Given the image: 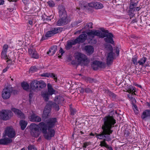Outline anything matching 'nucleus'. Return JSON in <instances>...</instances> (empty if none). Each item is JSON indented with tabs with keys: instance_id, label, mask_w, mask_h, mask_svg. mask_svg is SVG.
<instances>
[{
	"instance_id": "nucleus-1",
	"label": "nucleus",
	"mask_w": 150,
	"mask_h": 150,
	"mask_svg": "<svg viewBox=\"0 0 150 150\" xmlns=\"http://www.w3.org/2000/svg\"><path fill=\"white\" fill-rule=\"evenodd\" d=\"M103 120L104 123L102 126V132L100 134L96 133L95 134L97 138L99 139L109 141L111 139L110 135L113 132L111 129L116 123V121L113 116L110 115L105 116Z\"/></svg>"
},
{
	"instance_id": "nucleus-2",
	"label": "nucleus",
	"mask_w": 150,
	"mask_h": 150,
	"mask_svg": "<svg viewBox=\"0 0 150 150\" xmlns=\"http://www.w3.org/2000/svg\"><path fill=\"white\" fill-rule=\"evenodd\" d=\"M57 122L56 118L53 117L48 119L46 124L43 122L39 123V125L42 128L44 136L46 139L50 140L54 136L55 131L52 128L54 127Z\"/></svg>"
},
{
	"instance_id": "nucleus-3",
	"label": "nucleus",
	"mask_w": 150,
	"mask_h": 150,
	"mask_svg": "<svg viewBox=\"0 0 150 150\" xmlns=\"http://www.w3.org/2000/svg\"><path fill=\"white\" fill-rule=\"evenodd\" d=\"M75 58L79 64L87 65L89 62L90 60L85 54L79 52L75 54Z\"/></svg>"
},
{
	"instance_id": "nucleus-4",
	"label": "nucleus",
	"mask_w": 150,
	"mask_h": 150,
	"mask_svg": "<svg viewBox=\"0 0 150 150\" xmlns=\"http://www.w3.org/2000/svg\"><path fill=\"white\" fill-rule=\"evenodd\" d=\"M12 115V113L10 110H2L0 111V118L4 120L10 119Z\"/></svg>"
},
{
	"instance_id": "nucleus-5",
	"label": "nucleus",
	"mask_w": 150,
	"mask_h": 150,
	"mask_svg": "<svg viewBox=\"0 0 150 150\" xmlns=\"http://www.w3.org/2000/svg\"><path fill=\"white\" fill-rule=\"evenodd\" d=\"M8 48V46L7 44H5L4 45L2 48V51L1 53V58L6 60V62L11 61L13 59V57H11L9 55H7L6 52Z\"/></svg>"
},
{
	"instance_id": "nucleus-6",
	"label": "nucleus",
	"mask_w": 150,
	"mask_h": 150,
	"mask_svg": "<svg viewBox=\"0 0 150 150\" xmlns=\"http://www.w3.org/2000/svg\"><path fill=\"white\" fill-rule=\"evenodd\" d=\"M4 132V136H8L9 138H14L16 135L15 130L11 126L6 127L5 129Z\"/></svg>"
},
{
	"instance_id": "nucleus-7",
	"label": "nucleus",
	"mask_w": 150,
	"mask_h": 150,
	"mask_svg": "<svg viewBox=\"0 0 150 150\" xmlns=\"http://www.w3.org/2000/svg\"><path fill=\"white\" fill-rule=\"evenodd\" d=\"M31 135L33 137H37L40 135L39 126L35 123H32L30 126Z\"/></svg>"
},
{
	"instance_id": "nucleus-8",
	"label": "nucleus",
	"mask_w": 150,
	"mask_h": 150,
	"mask_svg": "<svg viewBox=\"0 0 150 150\" xmlns=\"http://www.w3.org/2000/svg\"><path fill=\"white\" fill-rule=\"evenodd\" d=\"M13 91L12 87H7L5 88L2 92V97L4 99H7L10 98L11 93Z\"/></svg>"
},
{
	"instance_id": "nucleus-9",
	"label": "nucleus",
	"mask_w": 150,
	"mask_h": 150,
	"mask_svg": "<svg viewBox=\"0 0 150 150\" xmlns=\"http://www.w3.org/2000/svg\"><path fill=\"white\" fill-rule=\"evenodd\" d=\"M108 49L110 52L108 54L107 57V64L108 65H109L112 63L114 59V53L113 52L112 47L110 45H109Z\"/></svg>"
},
{
	"instance_id": "nucleus-10",
	"label": "nucleus",
	"mask_w": 150,
	"mask_h": 150,
	"mask_svg": "<svg viewBox=\"0 0 150 150\" xmlns=\"http://www.w3.org/2000/svg\"><path fill=\"white\" fill-rule=\"evenodd\" d=\"M102 35L101 38L105 37L104 39L105 42L112 44H113L114 43V41L113 39L114 35L112 33L108 32Z\"/></svg>"
},
{
	"instance_id": "nucleus-11",
	"label": "nucleus",
	"mask_w": 150,
	"mask_h": 150,
	"mask_svg": "<svg viewBox=\"0 0 150 150\" xmlns=\"http://www.w3.org/2000/svg\"><path fill=\"white\" fill-rule=\"evenodd\" d=\"M105 67V64L104 63L97 60L93 61L91 65L92 67L95 70L98 69L99 68H103Z\"/></svg>"
},
{
	"instance_id": "nucleus-12",
	"label": "nucleus",
	"mask_w": 150,
	"mask_h": 150,
	"mask_svg": "<svg viewBox=\"0 0 150 150\" xmlns=\"http://www.w3.org/2000/svg\"><path fill=\"white\" fill-rule=\"evenodd\" d=\"M88 6L89 7L95 8L96 9H101L103 7L102 4L97 2H93L89 3Z\"/></svg>"
},
{
	"instance_id": "nucleus-13",
	"label": "nucleus",
	"mask_w": 150,
	"mask_h": 150,
	"mask_svg": "<svg viewBox=\"0 0 150 150\" xmlns=\"http://www.w3.org/2000/svg\"><path fill=\"white\" fill-rule=\"evenodd\" d=\"M28 52L30 56L32 58L35 59L39 58V55L35 49L31 48L29 49Z\"/></svg>"
},
{
	"instance_id": "nucleus-14",
	"label": "nucleus",
	"mask_w": 150,
	"mask_h": 150,
	"mask_svg": "<svg viewBox=\"0 0 150 150\" xmlns=\"http://www.w3.org/2000/svg\"><path fill=\"white\" fill-rule=\"evenodd\" d=\"M30 120L35 122H39L41 121L40 117L35 113H33L29 117Z\"/></svg>"
},
{
	"instance_id": "nucleus-15",
	"label": "nucleus",
	"mask_w": 150,
	"mask_h": 150,
	"mask_svg": "<svg viewBox=\"0 0 150 150\" xmlns=\"http://www.w3.org/2000/svg\"><path fill=\"white\" fill-rule=\"evenodd\" d=\"M87 35L86 34H82L80 35L79 37L75 39L76 43L83 42L86 39Z\"/></svg>"
},
{
	"instance_id": "nucleus-16",
	"label": "nucleus",
	"mask_w": 150,
	"mask_h": 150,
	"mask_svg": "<svg viewBox=\"0 0 150 150\" xmlns=\"http://www.w3.org/2000/svg\"><path fill=\"white\" fill-rule=\"evenodd\" d=\"M11 110L14 112L15 114L17 115L19 117L21 118H23L24 117V114L20 110L15 108H11Z\"/></svg>"
},
{
	"instance_id": "nucleus-17",
	"label": "nucleus",
	"mask_w": 150,
	"mask_h": 150,
	"mask_svg": "<svg viewBox=\"0 0 150 150\" xmlns=\"http://www.w3.org/2000/svg\"><path fill=\"white\" fill-rule=\"evenodd\" d=\"M59 15L60 17L64 16V17H67L66 12L65 8L63 6H59Z\"/></svg>"
},
{
	"instance_id": "nucleus-18",
	"label": "nucleus",
	"mask_w": 150,
	"mask_h": 150,
	"mask_svg": "<svg viewBox=\"0 0 150 150\" xmlns=\"http://www.w3.org/2000/svg\"><path fill=\"white\" fill-rule=\"evenodd\" d=\"M61 18L59 19L57 22V24L58 26L64 25L67 23V17H64V16H62V17H60Z\"/></svg>"
},
{
	"instance_id": "nucleus-19",
	"label": "nucleus",
	"mask_w": 150,
	"mask_h": 150,
	"mask_svg": "<svg viewBox=\"0 0 150 150\" xmlns=\"http://www.w3.org/2000/svg\"><path fill=\"white\" fill-rule=\"evenodd\" d=\"M87 33L89 36H91L93 38L95 35L99 36L100 34V31L99 30H92Z\"/></svg>"
},
{
	"instance_id": "nucleus-20",
	"label": "nucleus",
	"mask_w": 150,
	"mask_h": 150,
	"mask_svg": "<svg viewBox=\"0 0 150 150\" xmlns=\"http://www.w3.org/2000/svg\"><path fill=\"white\" fill-rule=\"evenodd\" d=\"M41 76L47 77H51L53 78L56 81L57 80V76L54 73H45L41 74Z\"/></svg>"
},
{
	"instance_id": "nucleus-21",
	"label": "nucleus",
	"mask_w": 150,
	"mask_h": 150,
	"mask_svg": "<svg viewBox=\"0 0 150 150\" xmlns=\"http://www.w3.org/2000/svg\"><path fill=\"white\" fill-rule=\"evenodd\" d=\"M38 81L35 80L32 81L30 84V87L32 90L38 91Z\"/></svg>"
},
{
	"instance_id": "nucleus-22",
	"label": "nucleus",
	"mask_w": 150,
	"mask_h": 150,
	"mask_svg": "<svg viewBox=\"0 0 150 150\" xmlns=\"http://www.w3.org/2000/svg\"><path fill=\"white\" fill-rule=\"evenodd\" d=\"M12 142L11 139L8 137H6L0 139V144L7 145Z\"/></svg>"
},
{
	"instance_id": "nucleus-23",
	"label": "nucleus",
	"mask_w": 150,
	"mask_h": 150,
	"mask_svg": "<svg viewBox=\"0 0 150 150\" xmlns=\"http://www.w3.org/2000/svg\"><path fill=\"white\" fill-rule=\"evenodd\" d=\"M75 40H69L67 41V44L66 46V48L67 50L70 49L72 47V46L76 44Z\"/></svg>"
},
{
	"instance_id": "nucleus-24",
	"label": "nucleus",
	"mask_w": 150,
	"mask_h": 150,
	"mask_svg": "<svg viewBox=\"0 0 150 150\" xmlns=\"http://www.w3.org/2000/svg\"><path fill=\"white\" fill-rule=\"evenodd\" d=\"M41 95L45 101H47L49 99L50 95L49 94L47 91H44L41 93Z\"/></svg>"
},
{
	"instance_id": "nucleus-25",
	"label": "nucleus",
	"mask_w": 150,
	"mask_h": 150,
	"mask_svg": "<svg viewBox=\"0 0 150 150\" xmlns=\"http://www.w3.org/2000/svg\"><path fill=\"white\" fill-rule=\"evenodd\" d=\"M133 0H131L129 5L130 11L134 12L135 11V7L137 6L138 2H135L133 1Z\"/></svg>"
},
{
	"instance_id": "nucleus-26",
	"label": "nucleus",
	"mask_w": 150,
	"mask_h": 150,
	"mask_svg": "<svg viewBox=\"0 0 150 150\" xmlns=\"http://www.w3.org/2000/svg\"><path fill=\"white\" fill-rule=\"evenodd\" d=\"M57 47L56 45H54L52 46L49 49V51L47 52V54H49L50 53H52L51 55H53L54 54L56 51L57 50Z\"/></svg>"
},
{
	"instance_id": "nucleus-27",
	"label": "nucleus",
	"mask_w": 150,
	"mask_h": 150,
	"mask_svg": "<svg viewBox=\"0 0 150 150\" xmlns=\"http://www.w3.org/2000/svg\"><path fill=\"white\" fill-rule=\"evenodd\" d=\"M38 91H40L44 88L46 86L45 83L42 80L38 81Z\"/></svg>"
},
{
	"instance_id": "nucleus-28",
	"label": "nucleus",
	"mask_w": 150,
	"mask_h": 150,
	"mask_svg": "<svg viewBox=\"0 0 150 150\" xmlns=\"http://www.w3.org/2000/svg\"><path fill=\"white\" fill-rule=\"evenodd\" d=\"M47 92L49 94L50 96H52L53 94L55 93L56 91L53 88L52 85L50 83L47 84Z\"/></svg>"
},
{
	"instance_id": "nucleus-29",
	"label": "nucleus",
	"mask_w": 150,
	"mask_h": 150,
	"mask_svg": "<svg viewBox=\"0 0 150 150\" xmlns=\"http://www.w3.org/2000/svg\"><path fill=\"white\" fill-rule=\"evenodd\" d=\"M85 50L89 54L92 53L94 51V48L91 45L86 46L85 47Z\"/></svg>"
},
{
	"instance_id": "nucleus-30",
	"label": "nucleus",
	"mask_w": 150,
	"mask_h": 150,
	"mask_svg": "<svg viewBox=\"0 0 150 150\" xmlns=\"http://www.w3.org/2000/svg\"><path fill=\"white\" fill-rule=\"evenodd\" d=\"M89 3H88L87 2L83 1H81L79 2V5L80 7L83 9H85L88 8V7L89 6Z\"/></svg>"
},
{
	"instance_id": "nucleus-31",
	"label": "nucleus",
	"mask_w": 150,
	"mask_h": 150,
	"mask_svg": "<svg viewBox=\"0 0 150 150\" xmlns=\"http://www.w3.org/2000/svg\"><path fill=\"white\" fill-rule=\"evenodd\" d=\"M54 100L56 103L59 104L63 102L64 99L62 96H57L55 97Z\"/></svg>"
},
{
	"instance_id": "nucleus-32",
	"label": "nucleus",
	"mask_w": 150,
	"mask_h": 150,
	"mask_svg": "<svg viewBox=\"0 0 150 150\" xmlns=\"http://www.w3.org/2000/svg\"><path fill=\"white\" fill-rule=\"evenodd\" d=\"M62 28H52L51 31L52 32L53 35L60 33L62 32Z\"/></svg>"
},
{
	"instance_id": "nucleus-33",
	"label": "nucleus",
	"mask_w": 150,
	"mask_h": 150,
	"mask_svg": "<svg viewBox=\"0 0 150 150\" xmlns=\"http://www.w3.org/2000/svg\"><path fill=\"white\" fill-rule=\"evenodd\" d=\"M150 116V110H146L143 112L141 116L142 118L144 119L146 117Z\"/></svg>"
},
{
	"instance_id": "nucleus-34",
	"label": "nucleus",
	"mask_w": 150,
	"mask_h": 150,
	"mask_svg": "<svg viewBox=\"0 0 150 150\" xmlns=\"http://www.w3.org/2000/svg\"><path fill=\"white\" fill-rule=\"evenodd\" d=\"M27 122L23 120H21L20 122V125L21 127V129L22 130L25 129L27 126Z\"/></svg>"
},
{
	"instance_id": "nucleus-35",
	"label": "nucleus",
	"mask_w": 150,
	"mask_h": 150,
	"mask_svg": "<svg viewBox=\"0 0 150 150\" xmlns=\"http://www.w3.org/2000/svg\"><path fill=\"white\" fill-rule=\"evenodd\" d=\"M50 115V111L44 109L42 117L43 118H47L49 117Z\"/></svg>"
},
{
	"instance_id": "nucleus-36",
	"label": "nucleus",
	"mask_w": 150,
	"mask_h": 150,
	"mask_svg": "<svg viewBox=\"0 0 150 150\" xmlns=\"http://www.w3.org/2000/svg\"><path fill=\"white\" fill-rule=\"evenodd\" d=\"M52 102L50 101L47 103V104L44 108V110H50V111L51 108H52Z\"/></svg>"
},
{
	"instance_id": "nucleus-37",
	"label": "nucleus",
	"mask_w": 150,
	"mask_h": 150,
	"mask_svg": "<svg viewBox=\"0 0 150 150\" xmlns=\"http://www.w3.org/2000/svg\"><path fill=\"white\" fill-rule=\"evenodd\" d=\"M135 88L134 87L132 86H129L127 90V92L129 93H131L132 95H135V93H134L135 91L134 90Z\"/></svg>"
},
{
	"instance_id": "nucleus-38",
	"label": "nucleus",
	"mask_w": 150,
	"mask_h": 150,
	"mask_svg": "<svg viewBox=\"0 0 150 150\" xmlns=\"http://www.w3.org/2000/svg\"><path fill=\"white\" fill-rule=\"evenodd\" d=\"M105 93L107 95L109 96L112 98L114 99L116 97V95L114 93L109 91V90L106 91Z\"/></svg>"
},
{
	"instance_id": "nucleus-39",
	"label": "nucleus",
	"mask_w": 150,
	"mask_h": 150,
	"mask_svg": "<svg viewBox=\"0 0 150 150\" xmlns=\"http://www.w3.org/2000/svg\"><path fill=\"white\" fill-rule=\"evenodd\" d=\"M21 86L24 90L26 91L28 90L29 87V84L26 82L22 83H21Z\"/></svg>"
},
{
	"instance_id": "nucleus-40",
	"label": "nucleus",
	"mask_w": 150,
	"mask_h": 150,
	"mask_svg": "<svg viewBox=\"0 0 150 150\" xmlns=\"http://www.w3.org/2000/svg\"><path fill=\"white\" fill-rule=\"evenodd\" d=\"M92 25L93 23L91 22L87 23L85 24L84 28H84L86 30H88L90 28H93Z\"/></svg>"
},
{
	"instance_id": "nucleus-41",
	"label": "nucleus",
	"mask_w": 150,
	"mask_h": 150,
	"mask_svg": "<svg viewBox=\"0 0 150 150\" xmlns=\"http://www.w3.org/2000/svg\"><path fill=\"white\" fill-rule=\"evenodd\" d=\"M147 58L146 57H143L138 61V63L140 65H143L145 62Z\"/></svg>"
},
{
	"instance_id": "nucleus-42",
	"label": "nucleus",
	"mask_w": 150,
	"mask_h": 150,
	"mask_svg": "<svg viewBox=\"0 0 150 150\" xmlns=\"http://www.w3.org/2000/svg\"><path fill=\"white\" fill-rule=\"evenodd\" d=\"M56 103H54L52 102V108H54L55 110L58 111L59 110V107L58 105Z\"/></svg>"
},
{
	"instance_id": "nucleus-43",
	"label": "nucleus",
	"mask_w": 150,
	"mask_h": 150,
	"mask_svg": "<svg viewBox=\"0 0 150 150\" xmlns=\"http://www.w3.org/2000/svg\"><path fill=\"white\" fill-rule=\"evenodd\" d=\"M53 35H54L52 33V32L50 30L47 31L45 35V36L47 38H49L51 37Z\"/></svg>"
},
{
	"instance_id": "nucleus-44",
	"label": "nucleus",
	"mask_w": 150,
	"mask_h": 150,
	"mask_svg": "<svg viewBox=\"0 0 150 150\" xmlns=\"http://www.w3.org/2000/svg\"><path fill=\"white\" fill-rule=\"evenodd\" d=\"M49 6L51 7H53L54 6L55 4L54 2L52 0H50L47 2Z\"/></svg>"
},
{
	"instance_id": "nucleus-45",
	"label": "nucleus",
	"mask_w": 150,
	"mask_h": 150,
	"mask_svg": "<svg viewBox=\"0 0 150 150\" xmlns=\"http://www.w3.org/2000/svg\"><path fill=\"white\" fill-rule=\"evenodd\" d=\"M101 30L103 33H101V31H100V34L99 36L100 38H101L102 35L104 34L105 33H107V32H109L108 30H105L103 28H101Z\"/></svg>"
},
{
	"instance_id": "nucleus-46",
	"label": "nucleus",
	"mask_w": 150,
	"mask_h": 150,
	"mask_svg": "<svg viewBox=\"0 0 150 150\" xmlns=\"http://www.w3.org/2000/svg\"><path fill=\"white\" fill-rule=\"evenodd\" d=\"M70 112L71 114L72 115H74L76 112V110L75 109H73L70 107Z\"/></svg>"
},
{
	"instance_id": "nucleus-47",
	"label": "nucleus",
	"mask_w": 150,
	"mask_h": 150,
	"mask_svg": "<svg viewBox=\"0 0 150 150\" xmlns=\"http://www.w3.org/2000/svg\"><path fill=\"white\" fill-rule=\"evenodd\" d=\"M137 58L135 57L134 58H133L132 59V61L133 63L135 64H137L138 62H137Z\"/></svg>"
},
{
	"instance_id": "nucleus-48",
	"label": "nucleus",
	"mask_w": 150,
	"mask_h": 150,
	"mask_svg": "<svg viewBox=\"0 0 150 150\" xmlns=\"http://www.w3.org/2000/svg\"><path fill=\"white\" fill-rule=\"evenodd\" d=\"M38 70V68L35 66L31 67L30 69V71L33 72L36 71Z\"/></svg>"
},
{
	"instance_id": "nucleus-49",
	"label": "nucleus",
	"mask_w": 150,
	"mask_h": 150,
	"mask_svg": "<svg viewBox=\"0 0 150 150\" xmlns=\"http://www.w3.org/2000/svg\"><path fill=\"white\" fill-rule=\"evenodd\" d=\"M85 91L86 93H93L92 91L89 88H86L85 89Z\"/></svg>"
},
{
	"instance_id": "nucleus-50",
	"label": "nucleus",
	"mask_w": 150,
	"mask_h": 150,
	"mask_svg": "<svg viewBox=\"0 0 150 150\" xmlns=\"http://www.w3.org/2000/svg\"><path fill=\"white\" fill-rule=\"evenodd\" d=\"M84 91V89L82 88H77V91H79L80 93H83Z\"/></svg>"
},
{
	"instance_id": "nucleus-51",
	"label": "nucleus",
	"mask_w": 150,
	"mask_h": 150,
	"mask_svg": "<svg viewBox=\"0 0 150 150\" xmlns=\"http://www.w3.org/2000/svg\"><path fill=\"white\" fill-rule=\"evenodd\" d=\"M90 144V143L89 142H85L83 143V149H84L86 148L87 146Z\"/></svg>"
},
{
	"instance_id": "nucleus-52",
	"label": "nucleus",
	"mask_w": 150,
	"mask_h": 150,
	"mask_svg": "<svg viewBox=\"0 0 150 150\" xmlns=\"http://www.w3.org/2000/svg\"><path fill=\"white\" fill-rule=\"evenodd\" d=\"M35 148L34 145H31L30 144L28 147V150H31L32 149H34Z\"/></svg>"
},
{
	"instance_id": "nucleus-53",
	"label": "nucleus",
	"mask_w": 150,
	"mask_h": 150,
	"mask_svg": "<svg viewBox=\"0 0 150 150\" xmlns=\"http://www.w3.org/2000/svg\"><path fill=\"white\" fill-rule=\"evenodd\" d=\"M114 51L116 52L117 56L119 55V50L118 47H116V48L114 49Z\"/></svg>"
},
{
	"instance_id": "nucleus-54",
	"label": "nucleus",
	"mask_w": 150,
	"mask_h": 150,
	"mask_svg": "<svg viewBox=\"0 0 150 150\" xmlns=\"http://www.w3.org/2000/svg\"><path fill=\"white\" fill-rule=\"evenodd\" d=\"M106 141V140H103V142L104 144V145H103V146H105V147H106V148H108L109 147V146L105 142V141Z\"/></svg>"
},
{
	"instance_id": "nucleus-55",
	"label": "nucleus",
	"mask_w": 150,
	"mask_h": 150,
	"mask_svg": "<svg viewBox=\"0 0 150 150\" xmlns=\"http://www.w3.org/2000/svg\"><path fill=\"white\" fill-rule=\"evenodd\" d=\"M132 11H131V12H130L129 14V15L130 18H132L134 16V14L132 13Z\"/></svg>"
},
{
	"instance_id": "nucleus-56",
	"label": "nucleus",
	"mask_w": 150,
	"mask_h": 150,
	"mask_svg": "<svg viewBox=\"0 0 150 150\" xmlns=\"http://www.w3.org/2000/svg\"><path fill=\"white\" fill-rule=\"evenodd\" d=\"M59 52L60 53H61V54L62 55L63 54L64 52V51H63V50L62 49V48H60L59 50Z\"/></svg>"
},
{
	"instance_id": "nucleus-57",
	"label": "nucleus",
	"mask_w": 150,
	"mask_h": 150,
	"mask_svg": "<svg viewBox=\"0 0 150 150\" xmlns=\"http://www.w3.org/2000/svg\"><path fill=\"white\" fill-rule=\"evenodd\" d=\"M9 67H7L5 69L3 70V72L4 73L6 72L7 71L8 69H9Z\"/></svg>"
},
{
	"instance_id": "nucleus-58",
	"label": "nucleus",
	"mask_w": 150,
	"mask_h": 150,
	"mask_svg": "<svg viewBox=\"0 0 150 150\" xmlns=\"http://www.w3.org/2000/svg\"><path fill=\"white\" fill-rule=\"evenodd\" d=\"M4 0H0V5L4 4Z\"/></svg>"
},
{
	"instance_id": "nucleus-59",
	"label": "nucleus",
	"mask_w": 150,
	"mask_h": 150,
	"mask_svg": "<svg viewBox=\"0 0 150 150\" xmlns=\"http://www.w3.org/2000/svg\"><path fill=\"white\" fill-rule=\"evenodd\" d=\"M133 109L134 110L135 109L136 110L138 111L137 110V106L135 105H133Z\"/></svg>"
},
{
	"instance_id": "nucleus-60",
	"label": "nucleus",
	"mask_w": 150,
	"mask_h": 150,
	"mask_svg": "<svg viewBox=\"0 0 150 150\" xmlns=\"http://www.w3.org/2000/svg\"><path fill=\"white\" fill-rule=\"evenodd\" d=\"M132 95H128V96L130 99H132L133 98L132 97Z\"/></svg>"
},
{
	"instance_id": "nucleus-61",
	"label": "nucleus",
	"mask_w": 150,
	"mask_h": 150,
	"mask_svg": "<svg viewBox=\"0 0 150 150\" xmlns=\"http://www.w3.org/2000/svg\"><path fill=\"white\" fill-rule=\"evenodd\" d=\"M140 9L139 7H137L135 8V10L139 11Z\"/></svg>"
},
{
	"instance_id": "nucleus-62",
	"label": "nucleus",
	"mask_w": 150,
	"mask_h": 150,
	"mask_svg": "<svg viewBox=\"0 0 150 150\" xmlns=\"http://www.w3.org/2000/svg\"><path fill=\"white\" fill-rule=\"evenodd\" d=\"M28 23L29 24L31 25L32 24L33 21L31 20L29 21Z\"/></svg>"
},
{
	"instance_id": "nucleus-63",
	"label": "nucleus",
	"mask_w": 150,
	"mask_h": 150,
	"mask_svg": "<svg viewBox=\"0 0 150 150\" xmlns=\"http://www.w3.org/2000/svg\"><path fill=\"white\" fill-rule=\"evenodd\" d=\"M136 21H136V19H134V20H132L131 23H134V22H136Z\"/></svg>"
},
{
	"instance_id": "nucleus-64",
	"label": "nucleus",
	"mask_w": 150,
	"mask_h": 150,
	"mask_svg": "<svg viewBox=\"0 0 150 150\" xmlns=\"http://www.w3.org/2000/svg\"><path fill=\"white\" fill-rule=\"evenodd\" d=\"M104 145V143L103 142V141H101L100 142V145L101 146H103V145Z\"/></svg>"
}]
</instances>
